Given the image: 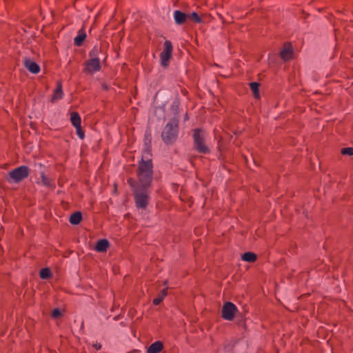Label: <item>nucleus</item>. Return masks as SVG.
I'll use <instances>...</instances> for the list:
<instances>
[{
	"mask_svg": "<svg viewBox=\"0 0 353 353\" xmlns=\"http://www.w3.org/2000/svg\"><path fill=\"white\" fill-rule=\"evenodd\" d=\"M82 216L80 212H76L70 216V222L73 225H77L81 221Z\"/></svg>",
	"mask_w": 353,
	"mask_h": 353,
	"instance_id": "dca6fc26",
	"label": "nucleus"
},
{
	"mask_svg": "<svg viewBox=\"0 0 353 353\" xmlns=\"http://www.w3.org/2000/svg\"><path fill=\"white\" fill-rule=\"evenodd\" d=\"M187 18L196 23H200L201 21L200 17L197 14V13L194 12L189 15H187Z\"/></svg>",
	"mask_w": 353,
	"mask_h": 353,
	"instance_id": "5701e85b",
	"label": "nucleus"
},
{
	"mask_svg": "<svg viewBox=\"0 0 353 353\" xmlns=\"http://www.w3.org/2000/svg\"><path fill=\"white\" fill-rule=\"evenodd\" d=\"M280 54L281 59H283L284 61L290 60L293 55V50L292 45L290 43H285Z\"/></svg>",
	"mask_w": 353,
	"mask_h": 353,
	"instance_id": "1a4fd4ad",
	"label": "nucleus"
},
{
	"mask_svg": "<svg viewBox=\"0 0 353 353\" xmlns=\"http://www.w3.org/2000/svg\"><path fill=\"white\" fill-rule=\"evenodd\" d=\"M343 154L352 155L353 148H345L341 150Z\"/></svg>",
	"mask_w": 353,
	"mask_h": 353,
	"instance_id": "b1692460",
	"label": "nucleus"
},
{
	"mask_svg": "<svg viewBox=\"0 0 353 353\" xmlns=\"http://www.w3.org/2000/svg\"><path fill=\"white\" fill-rule=\"evenodd\" d=\"M40 276L43 279H48L51 276V272L49 268H43L40 270Z\"/></svg>",
	"mask_w": 353,
	"mask_h": 353,
	"instance_id": "4be33fe9",
	"label": "nucleus"
},
{
	"mask_svg": "<svg viewBox=\"0 0 353 353\" xmlns=\"http://www.w3.org/2000/svg\"><path fill=\"white\" fill-rule=\"evenodd\" d=\"M172 43L167 40L164 43L163 50L160 54V62L161 65L165 68L168 65L169 61L172 54Z\"/></svg>",
	"mask_w": 353,
	"mask_h": 353,
	"instance_id": "423d86ee",
	"label": "nucleus"
},
{
	"mask_svg": "<svg viewBox=\"0 0 353 353\" xmlns=\"http://www.w3.org/2000/svg\"><path fill=\"white\" fill-rule=\"evenodd\" d=\"M38 183L47 187H52L54 185L51 180L43 172L41 174V177L39 179Z\"/></svg>",
	"mask_w": 353,
	"mask_h": 353,
	"instance_id": "2eb2a0df",
	"label": "nucleus"
},
{
	"mask_svg": "<svg viewBox=\"0 0 353 353\" xmlns=\"http://www.w3.org/2000/svg\"><path fill=\"white\" fill-rule=\"evenodd\" d=\"M167 295V289H163L161 291V292L159 294L158 296L154 299L153 303L154 305H159L165 297Z\"/></svg>",
	"mask_w": 353,
	"mask_h": 353,
	"instance_id": "aec40b11",
	"label": "nucleus"
},
{
	"mask_svg": "<svg viewBox=\"0 0 353 353\" xmlns=\"http://www.w3.org/2000/svg\"><path fill=\"white\" fill-rule=\"evenodd\" d=\"M75 128H76L78 137L80 139H83L84 138V133H83V130H81V127L80 126V127Z\"/></svg>",
	"mask_w": 353,
	"mask_h": 353,
	"instance_id": "a878e982",
	"label": "nucleus"
},
{
	"mask_svg": "<svg viewBox=\"0 0 353 353\" xmlns=\"http://www.w3.org/2000/svg\"><path fill=\"white\" fill-rule=\"evenodd\" d=\"M174 18L176 23L182 24L187 19V15L179 10H176L174 12Z\"/></svg>",
	"mask_w": 353,
	"mask_h": 353,
	"instance_id": "f8f14e48",
	"label": "nucleus"
},
{
	"mask_svg": "<svg viewBox=\"0 0 353 353\" xmlns=\"http://www.w3.org/2000/svg\"><path fill=\"white\" fill-rule=\"evenodd\" d=\"M85 37V33L82 30H79L78 35L74 38V44L77 46H81Z\"/></svg>",
	"mask_w": 353,
	"mask_h": 353,
	"instance_id": "f3484780",
	"label": "nucleus"
},
{
	"mask_svg": "<svg viewBox=\"0 0 353 353\" xmlns=\"http://www.w3.org/2000/svg\"><path fill=\"white\" fill-rule=\"evenodd\" d=\"M24 65L26 68L33 74H37L40 71L39 65L30 59H26L24 61Z\"/></svg>",
	"mask_w": 353,
	"mask_h": 353,
	"instance_id": "9d476101",
	"label": "nucleus"
},
{
	"mask_svg": "<svg viewBox=\"0 0 353 353\" xmlns=\"http://www.w3.org/2000/svg\"><path fill=\"white\" fill-rule=\"evenodd\" d=\"M90 55H91V56H94V51H92V52H90Z\"/></svg>",
	"mask_w": 353,
	"mask_h": 353,
	"instance_id": "cd10ccee",
	"label": "nucleus"
},
{
	"mask_svg": "<svg viewBox=\"0 0 353 353\" xmlns=\"http://www.w3.org/2000/svg\"><path fill=\"white\" fill-rule=\"evenodd\" d=\"M163 349V344L161 341H155L151 344L148 349V353H159Z\"/></svg>",
	"mask_w": 353,
	"mask_h": 353,
	"instance_id": "9b49d317",
	"label": "nucleus"
},
{
	"mask_svg": "<svg viewBox=\"0 0 353 353\" xmlns=\"http://www.w3.org/2000/svg\"><path fill=\"white\" fill-rule=\"evenodd\" d=\"M150 150L146 146L142 152L141 160L137 170L139 184L135 181V186L148 188L152 181V163L150 158Z\"/></svg>",
	"mask_w": 353,
	"mask_h": 353,
	"instance_id": "f257e3e1",
	"label": "nucleus"
},
{
	"mask_svg": "<svg viewBox=\"0 0 353 353\" xmlns=\"http://www.w3.org/2000/svg\"><path fill=\"white\" fill-rule=\"evenodd\" d=\"M63 93L62 90V86L61 83H58L57 88L55 90L53 97H52V101L60 99L63 97Z\"/></svg>",
	"mask_w": 353,
	"mask_h": 353,
	"instance_id": "a211bd4d",
	"label": "nucleus"
},
{
	"mask_svg": "<svg viewBox=\"0 0 353 353\" xmlns=\"http://www.w3.org/2000/svg\"><path fill=\"white\" fill-rule=\"evenodd\" d=\"M61 312L59 309L56 308L52 311V316L53 318H58V317L61 316Z\"/></svg>",
	"mask_w": 353,
	"mask_h": 353,
	"instance_id": "393cba45",
	"label": "nucleus"
},
{
	"mask_svg": "<svg viewBox=\"0 0 353 353\" xmlns=\"http://www.w3.org/2000/svg\"><path fill=\"white\" fill-rule=\"evenodd\" d=\"M92 346L96 349V350H100L101 347V345L100 343H93Z\"/></svg>",
	"mask_w": 353,
	"mask_h": 353,
	"instance_id": "bb28decb",
	"label": "nucleus"
},
{
	"mask_svg": "<svg viewBox=\"0 0 353 353\" xmlns=\"http://www.w3.org/2000/svg\"><path fill=\"white\" fill-rule=\"evenodd\" d=\"M256 259V254L252 252H245L242 255V259L248 262H254Z\"/></svg>",
	"mask_w": 353,
	"mask_h": 353,
	"instance_id": "6ab92c4d",
	"label": "nucleus"
},
{
	"mask_svg": "<svg viewBox=\"0 0 353 353\" xmlns=\"http://www.w3.org/2000/svg\"><path fill=\"white\" fill-rule=\"evenodd\" d=\"M128 182L133 188L137 207L145 209L149 201V194L147 188H143L141 186H135V181L132 179H129Z\"/></svg>",
	"mask_w": 353,
	"mask_h": 353,
	"instance_id": "f03ea898",
	"label": "nucleus"
},
{
	"mask_svg": "<svg viewBox=\"0 0 353 353\" xmlns=\"http://www.w3.org/2000/svg\"><path fill=\"white\" fill-rule=\"evenodd\" d=\"M29 173V168L26 165H21L10 171L7 180L9 183H18L27 178Z\"/></svg>",
	"mask_w": 353,
	"mask_h": 353,
	"instance_id": "20e7f679",
	"label": "nucleus"
},
{
	"mask_svg": "<svg viewBox=\"0 0 353 353\" xmlns=\"http://www.w3.org/2000/svg\"><path fill=\"white\" fill-rule=\"evenodd\" d=\"M70 121L74 128L81 126V119L79 114L77 112H73L70 115Z\"/></svg>",
	"mask_w": 353,
	"mask_h": 353,
	"instance_id": "4468645a",
	"label": "nucleus"
},
{
	"mask_svg": "<svg viewBox=\"0 0 353 353\" xmlns=\"http://www.w3.org/2000/svg\"><path fill=\"white\" fill-rule=\"evenodd\" d=\"M101 65L99 58H92L85 63V72L92 74L100 70Z\"/></svg>",
	"mask_w": 353,
	"mask_h": 353,
	"instance_id": "6e6552de",
	"label": "nucleus"
},
{
	"mask_svg": "<svg viewBox=\"0 0 353 353\" xmlns=\"http://www.w3.org/2000/svg\"><path fill=\"white\" fill-rule=\"evenodd\" d=\"M194 145L196 150L200 153L207 154L210 152L205 144V133L199 129H196L193 133Z\"/></svg>",
	"mask_w": 353,
	"mask_h": 353,
	"instance_id": "39448f33",
	"label": "nucleus"
},
{
	"mask_svg": "<svg viewBox=\"0 0 353 353\" xmlns=\"http://www.w3.org/2000/svg\"><path fill=\"white\" fill-rule=\"evenodd\" d=\"M250 88H251L252 91L253 92L254 97L256 98L259 97V84L256 82H252L250 84Z\"/></svg>",
	"mask_w": 353,
	"mask_h": 353,
	"instance_id": "412c9836",
	"label": "nucleus"
},
{
	"mask_svg": "<svg viewBox=\"0 0 353 353\" xmlns=\"http://www.w3.org/2000/svg\"><path fill=\"white\" fill-rule=\"evenodd\" d=\"M237 312L238 309L234 303L226 302L223 305L222 316L227 321H232Z\"/></svg>",
	"mask_w": 353,
	"mask_h": 353,
	"instance_id": "0eeeda50",
	"label": "nucleus"
},
{
	"mask_svg": "<svg viewBox=\"0 0 353 353\" xmlns=\"http://www.w3.org/2000/svg\"><path fill=\"white\" fill-rule=\"evenodd\" d=\"M178 132V120L176 118H172L166 124L162 132V139L166 144H170L176 141Z\"/></svg>",
	"mask_w": 353,
	"mask_h": 353,
	"instance_id": "7ed1b4c3",
	"label": "nucleus"
},
{
	"mask_svg": "<svg viewBox=\"0 0 353 353\" xmlns=\"http://www.w3.org/2000/svg\"><path fill=\"white\" fill-rule=\"evenodd\" d=\"M109 246V242L106 239L99 240L96 245V250L98 252H105Z\"/></svg>",
	"mask_w": 353,
	"mask_h": 353,
	"instance_id": "ddd939ff",
	"label": "nucleus"
}]
</instances>
